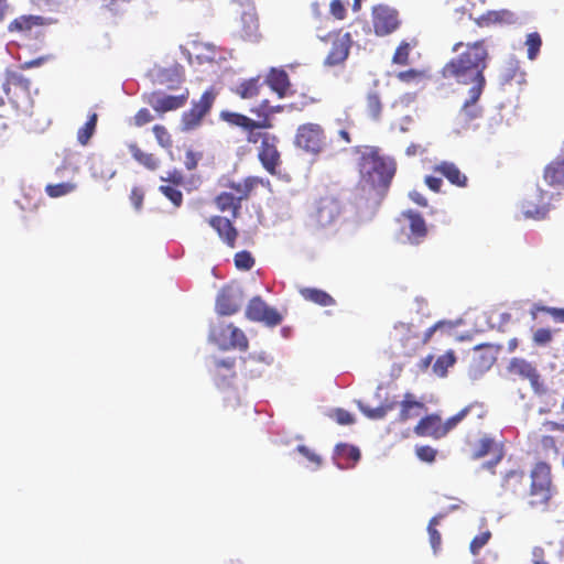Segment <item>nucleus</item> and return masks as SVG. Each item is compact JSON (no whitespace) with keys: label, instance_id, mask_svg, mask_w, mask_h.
Segmentation results:
<instances>
[{"label":"nucleus","instance_id":"nucleus-1","mask_svg":"<svg viewBox=\"0 0 564 564\" xmlns=\"http://www.w3.org/2000/svg\"><path fill=\"white\" fill-rule=\"evenodd\" d=\"M453 52L458 55L445 64L442 69L443 77L454 79L468 88L484 89L486 85L484 70L488 59V50L484 41L467 44L458 42L453 46Z\"/></svg>","mask_w":564,"mask_h":564},{"label":"nucleus","instance_id":"nucleus-2","mask_svg":"<svg viewBox=\"0 0 564 564\" xmlns=\"http://www.w3.org/2000/svg\"><path fill=\"white\" fill-rule=\"evenodd\" d=\"M395 172L394 161L379 155L378 150L366 148L360 161L361 181L373 188L387 187Z\"/></svg>","mask_w":564,"mask_h":564},{"label":"nucleus","instance_id":"nucleus-3","mask_svg":"<svg viewBox=\"0 0 564 564\" xmlns=\"http://www.w3.org/2000/svg\"><path fill=\"white\" fill-rule=\"evenodd\" d=\"M398 239L402 243L419 245L426 237L427 228L423 217L414 210H405L398 218Z\"/></svg>","mask_w":564,"mask_h":564},{"label":"nucleus","instance_id":"nucleus-4","mask_svg":"<svg viewBox=\"0 0 564 564\" xmlns=\"http://www.w3.org/2000/svg\"><path fill=\"white\" fill-rule=\"evenodd\" d=\"M209 340L215 343L223 350L231 348L245 350L248 347L245 333L232 324L225 325L224 323H218L212 326Z\"/></svg>","mask_w":564,"mask_h":564},{"label":"nucleus","instance_id":"nucleus-5","mask_svg":"<svg viewBox=\"0 0 564 564\" xmlns=\"http://www.w3.org/2000/svg\"><path fill=\"white\" fill-rule=\"evenodd\" d=\"M372 25L378 36L391 34L400 25L398 11L386 4L373 7Z\"/></svg>","mask_w":564,"mask_h":564},{"label":"nucleus","instance_id":"nucleus-6","mask_svg":"<svg viewBox=\"0 0 564 564\" xmlns=\"http://www.w3.org/2000/svg\"><path fill=\"white\" fill-rule=\"evenodd\" d=\"M215 100V93L206 90L200 97L199 101L194 102L189 111L184 112L182 117V130L191 131L200 124L203 117L209 111Z\"/></svg>","mask_w":564,"mask_h":564},{"label":"nucleus","instance_id":"nucleus-7","mask_svg":"<svg viewBox=\"0 0 564 564\" xmlns=\"http://www.w3.org/2000/svg\"><path fill=\"white\" fill-rule=\"evenodd\" d=\"M484 89L468 88L466 97L457 115V123L460 124L463 130L469 128L473 120L482 115V108L478 105V100Z\"/></svg>","mask_w":564,"mask_h":564},{"label":"nucleus","instance_id":"nucleus-8","mask_svg":"<svg viewBox=\"0 0 564 564\" xmlns=\"http://www.w3.org/2000/svg\"><path fill=\"white\" fill-rule=\"evenodd\" d=\"M324 143L321 127L315 123H306L297 129L295 144L310 153H318Z\"/></svg>","mask_w":564,"mask_h":564},{"label":"nucleus","instance_id":"nucleus-9","mask_svg":"<svg viewBox=\"0 0 564 564\" xmlns=\"http://www.w3.org/2000/svg\"><path fill=\"white\" fill-rule=\"evenodd\" d=\"M550 193L536 188L520 205L521 212L525 218L543 219L549 212Z\"/></svg>","mask_w":564,"mask_h":564},{"label":"nucleus","instance_id":"nucleus-10","mask_svg":"<svg viewBox=\"0 0 564 564\" xmlns=\"http://www.w3.org/2000/svg\"><path fill=\"white\" fill-rule=\"evenodd\" d=\"M246 315L249 319L262 322L267 326L273 327L282 322V316L276 310L268 306L260 297L250 301Z\"/></svg>","mask_w":564,"mask_h":564},{"label":"nucleus","instance_id":"nucleus-11","mask_svg":"<svg viewBox=\"0 0 564 564\" xmlns=\"http://www.w3.org/2000/svg\"><path fill=\"white\" fill-rule=\"evenodd\" d=\"M243 296L239 286L224 288L216 299V312L219 315H232L242 304Z\"/></svg>","mask_w":564,"mask_h":564},{"label":"nucleus","instance_id":"nucleus-12","mask_svg":"<svg viewBox=\"0 0 564 564\" xmlns=\"http://www.w3.org/2000/svg\"><path fill=\"white\" fill-rule=\"evenodd\" d=\"M508 370L512 375H517L522 379H528L534 392H543L544 389L543 384L540 382V375L531 362L522 358H513L508 366Z\"/></svg>","mask_w":564,"mask_h":564},{"label":"nucleus","instance_id":"nucleus-13","mask_svg":"<svg viewBox=\"0 0 564 564\" xmlns=\"http://www.w3.org/2000/svg\"><path fill=\"white\" fill-rule=\"evenodd\" d=\"M188 94L180 96L166 95L162 91H155L147 96L145 101L158 112H166L181 108L187 100Z\"/></svg>","mask_w":564,"mask_h":564},{"label":"nucleus","instance_id":"nucleus-14","mask_svg":"<svg viewBox=\"0 0 564 564\" xmlns=\"http://www.w3.org/2000/svg\"><path fill=\"white\" fill-rule=\"evenodd\" d=\"M339 215V204L333 198H323L318 202L312 219L319 227H327L333 224Z\"/></svg>","mask_w":564,"mask_h":564},{"label":"nucleus","instance_id":"nucleus-15","mask_svg":"<svg viewBox=\"0 0 564 564\" xmlns=\"http://www.w3.org/2000/svg\"><path fill=\"white\" fill-rule=\"evenodd\" d=\"M350 45L351 36L349 33L337 36L333 42L330 52L327 55L325 63L329 66H335L343 63L348 57Z\"/></svg>","mask_w":564,"mask_h":564},{"label":"nucleus","instance_id":"nucleus-16","mask_svg":"<svg viewBox=\"0 0 564 564\" xmlns=\"http://www.w3.org/2000/svg\"><path fill=\"white\" fill-rule=\"evenodd\" d=\"M31 83L22 74L17 72H9L7 74L6 83L3 84V91L9 97L10 101L17 104L12 90H21L24 95H29Z\"/></svg>","mask_w":564,"mask_h":564},{"label":"nucleus","instance_id":"nucleus-17","mask_svg":"<svg viewBox=\"0 0 564 564\" xmlns=\"http://www.w3.org/2000/svg\"><path fill=\"white\" fill-rule=\"evenodd\" d=\"M415 433L421 436L441 438L446 435V429H443V424L438 416L430 415L419 422L415 427Z\"/></svg>","mask_w":564,"mask_h":564},{"label":"nucleus","instance_id":"nucleus-18","mask_svg":"<svg viewBox=\"0 0 564 564\" xmlns=\"http://www.w3.org/2000/svg\"><path fill=\"white\" fill-rule=\"evenodd\" d=\"M469 18L474 19L479 26H488L495 23L511 24L517 20L514 13L508 10L488 11L478 18H475L473 13H469Z\"/></svg>","mask_w":564,"mask_h":564},{"label":"nucleus","instance_id":"nucleus-19","mask_svg":"<svg viewBox=\"0 0 564 564\" xmlns=\"http://www.w3.org/2000/svg\"><path fill=\"white\" fill-rule=\"evenodd\" d=\"M532 484L531 491H549L551 492L550 467L545 463L535 465L531 473Z\"/></svg>","mask_w":564,"mask_h":564},{"label":"nucleus","instance_id":"nucleus-20","mask_svg":"<svg viewBox=\"0 0 564 564\" xmlns=\"http://www.w3.org/2000/svg\"><path fill=\"white\" fill-rule=\"evenodd\" d=\"M209 225L217 231L219 237L229 246H234L237 231L229 219L215 216L209 219Z\"/></svg>","mask_w":564,"mask_h":564},{"label":"nucleus","instance_id":"nucleus-21","mask_svg":"<svg viewBox=\"0 0 564 564\" xmlns=\"http://www.w3.org/2000/svg\"><path fill=\"white\" fill-rule=\"evenodd\" d=\"M545 181L552 186H564V155L551 162L544 171Z\"/></svg>","mask_w":564,"mask_h":564},{"label":"nucleus","instance_id":"nucleus-22","mask_svg":"<svg viewBox=\"0 0 564 564\" xmlns=\"http://www.w3.org/2000/svg\"><path fill=\"white\" fill-rule=\"evenodd\" d=\"M360 458V452L357 447L348 444H338L335 448L334 462L340 469L349 468L350 466L341 463V459L351 460L354 466Z\"/></svg>","mask_w":564,"mask_h":564},{"label":"nucleus","instance_id":"nucleus-23","mask_svg":"<svg viewBox=\"0 0 564 564\" xmlns=\"http://www.w3.org/2000/svg\"><path fill=\"white\" fill-rule=\"evenodd\" d=\"M265 83L274 90L280 98L284 97L289 86V77L285 70L272 68L268 75Z\"/></svg>","mask_w":564,"mask_h":564},{"label":"nucleus","instance_id":"nucleus-24","mask_svg":"<svg viewBox=\"0 0 564 564\" xmlns=\"http://www.w3.org/2000/svg\"><path fill=\"white\" fill-rule=\"evenodd\" d=\"M242 36L249 41H254L258 33V21L252 7H248L241 14Z\"/></svg>","mask_w":564,"mask_h":564},{"label":"nucleus","instance_id":"nucleus-25","mask_svg":"<svg viewBox=\"0 0 564 564\" xmlns=\"http://www.w3.org/2000/svg\"><path fill=\"white\" fill-rule=\"evenodd\" d=\"M260 161L267 171L273 173L279 163V152L274 145L269 144L267 141L262 142L261 151L259 153Z\"/></svg>","mask_w":564,"mask_h":564},{"label":"nucleus","instance_id":"nucleus-26","mask_svg":"<svg viewBox=\"0 0 564 564\" xmlns=\"http://www.w3.org/2000/svg\"><path fill=\"white\" fill-rule=\"evenodd\" d=\"M221 118L231 124L242 127L246 130L253 131L254 129H260L263 127L262 123L257 122L243 115L235 113V112H223Z\"/></svg>","mask_w":564,"mask_h":564},{"label":"nucleus","instance_id":"nucleus-27","mask_svg":"<svg viewBox=\"0 0 564 564\" xmlns=\"http://www.w3.org/2000/svg\"><path fill=\"white\" fill-rule=\"evenodd\" d=\"M436 171L444 175L453 184L463 186L466 182V176L453 164L443 162L437 165Z\"/></svg>","mask_w":564,"mask_h":564},{"label":"nucleus","instance_id":"nucleus-28","mask_svg":"<svg viewBox=\"0 0 564 564\" xmlns=\"http://www.w3.org/2000/svg\"><path fill=\"white\" fill-rule=\"evenodd\" d=\"M301 294L305 300L314 302L322 306H329L334 303L333 297L322 290L302 289Z\"/></svg>","mask_w":564,"mask_h":564},{"label":"nucleus","instance_id":"nucleus-29","mask_svg":"<svg viewBox=\"0 0 564 564\" xmlns=\"http://www.w3.org/2000/svg\"><path fill=\"white\" fill-rule=\"evenodd\" d=\"M422 408L423 404L421 402L413 400L412 395L406 393L404 400L401 402L400 420L406 421L412 416L419 415V412L415 410H420Z\"/></svg>","mask_w":564,"mask_h":564},{"label":"nucleus","instance_id":"nucleus-30","mask_svg":"<svg viewBox=\"0 0 564 564\" xmlns=\"http://www.w3.org/2000/svg\"><path fill=\"white\" fill-rule=\"evenodd\" d=\"M259 78H251L249 80L242 82L235 89L236 94L239 95L243 99L253 98L259 93Z\"/></svg>","mask_w":564,"mask_h":564},{"label":"nucleus","instance_id":"nucleus-31","mask_svg":"<svg viewBox=\"0 0 564 564\" xmlns=\"http://www.w3.org/2000/svg\"><path fill=\"white\" fill-rule=\"evenodd\" d=\"M41 20L42 18L41 17H35V15H29V17H20L15 20H13L8 29L10 32H13V31H28V30H31V28L33 25H39L41 24Z\"/></svg>","mask_w":564,"mask_h":564},{"label":"nucleus","instance_id":"nucleus-32","mask_svg":"<svg viewBox=\"0 0 564 564\" xmlns=\"http://www.w3.org/2000/svg\"><path fill=\"white\" fill-rule=\"evenodd\" d=\"M456 361L455 355L452 350L446 351L444 355L440 356L433 365V371L438 377H444L447 372V369L452 367Z\"/></svg>","mask_w":564,"mask_h":564},{"label":"nucleus","instance_id":"nucleus-33","mask_svg":"<svg viewBox=\"0 0 564 564\" xmlns=\"http://www.w3.org/2000/svg\"><path fill=\"white\" fill-rule=\"evenodd\" d=\"M359 410L369 419L379 420L383 419L386 414L394 408L393 403L382 404L375 409L365 405L361 401L357 402Z\"/></svg>","mask_w":564,"mask_h":564},{"label":"nucleus","instance_id":"nucleus-34","mask_svg":"<svg viewBox=\"0 0 564 564\" xmlns=\"http://www.w3.org/2000/svg\"><path fill=\"white\" fill-rule=\"evenodd\" d=\"M129 149L133 158L139 163L143 164L145 167L150 170L158 169L159 162L152 154L142 152L135 144H130Z\"/></svg>","mask_w":564,"mask_h":564},{"label":"nucleus","instance_id":"nucleus-35","mask_svg":"<svg viewBox=\"0 0 564 564\" xmlns=\"http://www.w3.org/2000/svg\"><path fill=\"white\" fill-rule=\"evenodd\" d=\"M97 123V115L93 113L88 121L78 130L77 140L82 145H86L93 137Z\"/></svg>","mask_w":564,"mask_h":564},{"label":"nucleus","instance_id":"nucleus-36","mask_svg":"<svg viewBox=\"0 0 564 564\" xmlns=\"http://www.w3.org/2000/svg\"><path fill=\"white\" fill-rule=\"evenodd\" d=\"M296 451L304 457L307 459V462L310 463L307 465L308 468H311L312 470H317L321 465H322V457L316 454L313 449H311L310 447L305 446V445H299L296 447Z\"/></svg>","mask_w":564,"mask_h":564},{"label":"nucleus","instance_id":"nucleus-37","mask_svg":"<svg viewBox=\"0 0 564 564\" xmlns=\"http://www.w3.org/2000/svg\"><path fill=\"white\" fill-rule=\"evenodd\" d=\"M243 362H245V368L247 370H249L250 372H253V370H252L253 364L260 362L264 366H270L273 362V358L270 355H268L267 352L260 351V352L250 354L245 359Z\"/></svg>","mask_w":564,"mask_h":564},{"label":"nucleus","instance_id":"nucleus-38","mask_svg":"<svg viewBox=\"0 0 564 564\" xmlns=\"http://www.w3.org/2000/svg\"><path fill=\"white\" fill-rule=\"evenodd\" d=\"M443 518V516H435L431 519L430 523H429V527H427V532H429V535H430V543H431V546L434 551V553L437 552L440 545H441V534L440 532L435 529V525H437L440 523V520Z\"/></svg>","mask_w":564,"mask_h":564},{"label":"nucleus","instance_id":"nucleus-39","mask_svg":"<svg viewBox=\"0 0 564 564\" xmlns=\"http://www.w3.org/2000/svg\"><path fill=\"white\" fill-rule=\"evenodd\" d=\"M367 111L372 119H379L381 113V101L378 94L375 91H370L367 96Z\"/></svg>","mask_w":564,"mask_h":564},{"label":"nucleus","instance_id":"nucleus-40","mask_svg":"<svg viewBox=\"0 0 564 564\" xmlns=\"http://www.w3.org/2000/svg\"><path fill=\"white\" fill-rule=\"evenodd\" d=\"M76 188V185L73 183H59L55 185H47L46 186V193L51 197H59L66 194H69L74 192Z\"/></svg>","mask_w":564,"mask_h":564},{"label":"nucleus","instance_id":"nucleus-41","mask_svg":"<svg viewBox=\"0 0 564 564\" xmlns=\"http://www.w3.org/2000/svg\"><path fill=\"white\" fill-rule=\"evenodd\" d=\"M161 193L167 197L175 207H180L183 202V194L177 188L171 185H162L160 186Z\"/></svg>","mask_w":564,"mask_h":564},{"label":"nucleus","instance_id":"nucleus-42","mask_svg":"<svg viewBox=\"0 0 564 564\" xmlns=\"http://www.w3.org/2000/svg\"><path fill=\"white\" fill-rule=\"evenodd\" d=\"M525 44L528 46L529 59H534L540 51L541 37L538 33H530L527 37Z\"/></svg>","mask_w":564,"mask_h":564},{"label":"nucleus","instance_id":"nucleus-43","mask_svg":"<svg viewBox=\"0 0 564 564\" xmlns=\"http://www.w3.org/2000/svg\"><path fill=\"white\" fill-rule=\"evenodd\" d=\"M518 69H519L518 62L513 58L509 59L506 63V66L501 72V75H500L501 83L507 84V83L511 82L516 77Z\"/></svg>","mask_w":564,"mask_h":564},{"label":"nucleus","instance_id":"nucleus-44","mask_svg":"<svg viewBox=\"0 0 564 564\" xmlns=\"http://www.w3.org/2000/svg\"><path fill=\"white\" fill-rule=\"evenodd\" d=\"M490 536L491 533L489 531L482 532L475 536L469 546L471 554L477 555L479 551L488 543Z\"/></svg>","mask_w":564,"mask_h":564},{"label":"nucleus","instance_id":"nucleus-45","mask_svg":"<svg viewBox=\"0 0 564 564\" xmlns=\"http://www.w3.org/2000/svg\"><path fill=\"white\" fill-rule=\"evenodd\" d=\"M216 204L221 210L236 209V198L228 193H223L216 198Z\"/></svg>","mask_w":564,"mask_h":564},{"label":"nucleus","instance_id":"nucleus-46","mask_svg":"<svg viewBox=\"0 0 564 564\" xmlns=\"http://www.w3.org/2000/svg\"><path fill=\"white\" fill-rule=\"evenodd\" d=\"M235 264L238 269L249 270L253 265V259L249 252L241 251L236 254Z\"/></svg>","mask_w":564,"mask_h":564},{"label":"nucleus","instance_id":"nucleus-47","mask_svg":"<svg viewBox=\"0 0 564 564\" xmlns=\"http://www.w3.org/2000/svg\"><path fill=\"white\" fill-rule=\"evenodd\" d=\"M531 500L529 501L531 507L544 506L551 498V492L549 491H531Z\"/></svg>","mask_w":564,"mask_h":564},{"label":"nucleus","instance_id":"nucleus-48","mask_svg":"<svg viewBox=\"0 0 564 564\" xmlns=\"http://www.w3.org/2000/svg\"><path fill=\"white\" fill-rule=\"evenodd\" d=\"M153 132L161 147L169 148L171 145V137L164 127L154 126Z\"/></svg>","mask_w":564,"mask_h":564},{"label":"nucleus","instance_id":"nucleus-49","mask_svg":"<svg viewBox=\"0 0 564 564\" xmlns=\"http://www.w3.org/2000/svg\"><path fill=\"white\" fill-rule=\"evenodd\" d=\"M533 340L536 345H546L552 340V332L546 328H539L533 335Z\"/></svg>","mask_w":564,"mask_h":564},{"label":"nucleus","instance_id":"nucleus-50","mask_svg":"<svg viewBox=\"0 0 564 564\" xmlns=\"http://www.w3.org/2000/svg\"><path fill=\"white\" fill-rule=\"evenodd\" d=\"M409 56V44L403 42L397 48L393 55V63L395 64H405L408 62Z\"/></svg>","mask_w":564,"mask_h":564},{"label":"nucleus","instance_id":"nucleus-51","mask_svg":"<svg viewBox=\"0 0 564 564\" xmlns=\"http://www.w3.org/2000/svg\"><path fill=\"white\" fill-rule=\"evenodd\" d=\"M417 457L427 463H432L435 459L436 451L430 446H420L416 448Z\"/></svg>","mask_w":564,"mask_h":564},{"label":"nucleus","instance_id":"nucleus-52","mask_svg":"<svg viewBox=\"0 0 564 564\" xmlns=\"http://www.w3.org/2000/svg\"><path fill=\"white\" fill-rule=\"evenodd\" d=\"M144 193L139 187H133L130 195V200L137 212H140L142 208Z\"/></svg>","mask_w":564,"mask_h":564},{"label":"nucleus","instance_id":"nucleus-53","mask_svg":"<svg viewBox=\"0 0 564 564\" xmlns=\"http://www.w3.org/2000/svg\"><path fill=\"white\" fill-rule=\"evenodd\" d=\"M492 445H494V441L491 438H489V437L481 438L479 442V448L474 454V457L475 458L484 457L485 455H487L490 452Z\"/></svg>","mask_w":564,"mask_h":564},{"label":"nucleus","instance_id":"nucleus-54","mask_svg":"<svg viewBox=\"0 0 564 564\" xmlns=\"http://www.w3.org/2000/svg\"><path fill=\"white\" fill-rule=\"evenodd\" d=\"M468 409H463L460 412H458L456 415L449 417L444 424L443 429H446V434L454 429L467 414Z\"/></svg>","mask_w":564,"mask_h":564},{"label":"nucleus","instance_id":"nucleus-55","mask_svg":"<svg viewBox=\"0 0 564 564\" xmlns=\"http://www.w3.org/2000/svg\"><path fill=\"white\" fill-rule=\"evenodd\" d=\"M133 120H134L135 126L142 127V126L149 123L150 121H152L153 117L148 109L142 108L137 112Z\"/></svg>","mask_w":564,"mask_h":564},{"label":"nucleus","instance_id":"nucleus-56","mask_svg":"<svg viewBox=\"0 0 564 564\" xmlns=\"http://www.w3.org/2000/svg\"><path fill=\"white\" fill-rule=\"evenodd\" d=\"M329 10L336 19L343 20L345 18L346 9L340 0H333L329 4Z\"/></svg>","mask_w":564,"mask_h":564},{"label":"nucleus","instance_id":"nucleus-57","mask_svg":"<svg viewBox=\"0 0 564 564\" xmlns=\"http://www.w3.org/2000/svg\"><path fill=\"white\" fill-rule=\"evenodd\" d=\"M335 419L341 425L351 424L354 422L352 415L349 412L341 409L336 410Z\"/></svg>","mask_w":564,"mask_h":564},{"label":"nucleus","instance_id":"nucleus-58","mask_svg":"<svg viewBox=\"0 0 564 564\" xmlns=\"http://www.w3.org/2000/svg\"><path fill=\"white\" fill-rule=\"evenodd\" d=\"M449 4L456 13L465 14V13L469 12V1L468 0H453V2Z\"/></svg>","mask_w":564,"mask_h":564},{"label":"nucleus","instance_id":"nucleus-59","mask_svg":"<svg viewBox=\"0 0 564 564\" xmlns=\"http://www.w3.org/2000/svg\"><path fill=\"white\" fill-rule=\"evenodd\" d=\"M413 119L410 116H404L398 122L391 124V129H398L401 132H406L409 130V126L412 123Z\"/></svg>","mask_w":564,"mask_h":564},{"label":"nucleus","instance_id":"nucleus-60","mask_svg":"<svg viewBox=\"0 0 564 564\" xmlns=\"http://www.w3.org/2000/svg\"><path fill=\"white\" fill-rule=\"evenodd\" d=\"M197 162H198V158L196 156V154L193 151H187L186 155H185V161H184L185 166L188 170H194L197 165Z\"/></svg>","mask_w":564,"mask_h":564},{"label":"nucleus","instance_id":"nucleus-61","mask_svg":"<svg viewBox=\"0 0 564 564\" xmlns=\"http://www.w3.org/2000/svg\"><path fill=\"white\" fill-rule=\"evenodd\" d=\"M425 183L432 191L437 192L440 191L443 181L438 177L427 176Z\"/></svg>","mask_w":564,"mask_h":564},{"label":"nucleus","instance_id":"nucleus-62","mask_svg":"<svg viewBox=\"0 0 564 564\" xmlns=\"http://www.w3.org/2000/svg\"><path fill=\"white\" fill-rule=\"evenodd\" d=\"M182 175L181 173L174 171V172H169L166 176H162L161 180L163 182H171L173 184H180L182 182Z\"/></svg>","mask_w":564,"mask_h":564},{"label":"nucleus","instance_id":"nucleus-63","mask_svg":"<svg viewBox=\"0 0 564 564\" xmlns=\"http://www.w3.org/2000/svg\"><path fill=\"white\" fill-rule=\"evenodd\" d=\"M419 75H420L419 72H416L414 69H410V70H405V72H400L398 74V77L402 82H410V80L414 79L415 77H417Z\"/></svg>","mask_w":564,"mask_h":564},{"label":"nucleus","instance_id":"nucleus-64","mask_svg":"<svg viewBox=\"0 0 564 564\" xmlns=\"http://www.w3.org/2000/svg\"><path fill=\"white\" fill-rule=\"evenodd\" d=\"M532 556H533V563L532 564H547L544 560H543V551L542 549L540 547H535L532 552Z\"/></svg>","mask_w":564,"mask_h":564}]
</instances>
